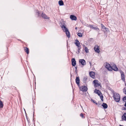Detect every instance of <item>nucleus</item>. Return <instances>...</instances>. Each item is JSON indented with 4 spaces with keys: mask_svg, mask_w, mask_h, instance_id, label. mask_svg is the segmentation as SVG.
<instances>
[{
    "mask_svg": "<svg viewBox=\"0 0 126 126\" xmlns=\"http://www.w3.org/2000/svg\"><path fill=\"white\" fill-rule=\"evenodd\" d=\"M113 97L115 101L117 102H119L120 100V95L118 93H114L113 94Z\"/></svg>",
    "mask_w": 126,
    "mask_h": 126,
    "instance_id": "nucleus-1",
    "label": "nucleus"
},
{
    "mask_svg": "<svg viewBox=\"0 0 126 126\" xmlns=\"http://www.w3.org/2000/svg\"><path fill=\"white\" fill-rule=\"evenodd\" d=\"M104 66L105 67L109 70L112 71L111 66L108 63H106L104 64Z\"/></svg>",
    "mask_w": 126,
    "mask_h": 126,
    "instance_id": "nucleus-2",
    "label": "nucleus"
},
{
    "mask_svg": "<svg viewBox=\"0 0 126 126\" xmlns=\"http://www.w3.org/2000/svg\"><path fill=\"white\" fill-rule=\"evenodd\" d=\"M93 82L95 87H96L98 86H100V83L99 82L98 80H94L93 81Z\"/></svg>",
    "mask_w": 126,
    "mask_h": 126,
    "instance_id": "nucleus-3",
    "label": "nucleus"
},
{
    "mask_svg": "<svg viewBox=\"0 0 126 126\" xmlns=\"http://www.w3.org/2000/svg\"><path fill=\"white\" fill-rule=\"evenodd\" d=\"M120 73L121 75V78L125 82V85H126V82L125 81V77L124 75V73L122 71H120Z\"/></svg>",
    "mask_w": 126,
    "mask_h": 126,
    "instance_id": "nucleus-4",
    "label": "nucleus"
},
{
    "mask_svg": "<svg viewBox=\"0 0 126 126\" xmlns=\"http://www.w3.org/2000/svg\"><path fill=\"white\" fill-rule=\"evenodd\" d=\"M80 89L82 91L85 92L87 90V87L85 86H83L80 88Z\"/></svg>",
    "mask_w": 126,
    "mask_h": 126,
    "instance_id": "nucleus-5",
    "label": "nucleus"
},
{
    "mask_svg": "<svg viewBox=\"0 0 126 126\" xmlns=\"http://www.w3.org/2000/svg\"><path fill=\"white\" fill-rule=\"evenodd\" d=\"M101 29L104 32L106 33L107 32L108 30V29L106 28L105 27L103 24H101Z\"/></svg>",
    "mask_w": 126,
    "mask_h": 126,
    "instance_id": "nucleus-6",
    "label": "nucleus"
},
{
    "mask_svg": "<svg viewBox=\"0 0 126 126\" xmlns=\"http://www.w3.org/2000/svg\"><path fill=\"white\" fill-rule=\"evenodd\" d=\"M99 47L97 45H96L95 46L94 48V49L95 51L98 53H99L100 52V50L99 49Z\"/></svg>",
    "mask_w": 126,
    "mask_h": 126,
    "instance_id": "nucleus-7",
    "label": "nucleus"
},
{
    "mask_svg": "<svg viewBox=\"0 0 126 126\" xmlns=\"http://www.w3.org/2000/svg\"><path fill=\"white\" fill-rule=\"evenodd\" d=\"M88 27H90L91 28L94 29V30L96 31L99 30V29L98 28L94 27L92 25H89Z\"/></svg>",
    "mask_w": 126,
    "mask_h": 126,
    "instance_id": "nucleus-8",
    "label": "nucleus"
},
{
    "mask_svg": "<svg viewBox=\"0 0 126 126\" xmlns=\"http://www.w3.org/2000/svg\"><path fill=\"white\" fill-rule=\"evenodd\" d=\"M64 32H65L68 30L67 28L64 25H63L61 26Z\"/></svg>",
    "mask_w": 126,
    "mask_h": 126,
    "instance_id": "nucleus-9",
    "label": "nucleus"
},
{
    "mask_svg": "<svg viewBox=\"0 0 126 126\" xmlns=\"http://www.w3.org/2000/svg\"><path fill=\"white\" fill-rule=\"evenodd\" d=\"M75 44L78 47H80V42L79 41L77 40H76L75 42Z\"/></svg>",
    "mask_w": 126,
    "mask_h": 126,
    "instance_id": "nucleus-10",
    "label": "nucleus"
},
{
    "mask_svg": "<svg viewBox=\"0 0 126 126\" xmlns=\"http://www.w3.org/2000/svg\"><path fill=\"white\" fill-rule=\"evenodd\" d=\"M90 76L92 78H94L95 76V73L94 72L91 71L89 73Z\"/></svg>",
    "mask_w": 126,
    "mask_h": 126,
    "instance_id": "nucleus-11",
    "label": "nucleus"
},
{
    "mask_svg": "<svg viewBox=\"0 0 126 126\" xmlns=\"http://www.w3.org/2000/svg\"><path fill=\"white\" fill-rule=\"evenodd\" d=\"M79 62L81 64L84 65L86 64V63L85 60L83 59H80L79 60Z\"/></svg>",
    "mask_w": 126,
    "mask_h": 126,
    "instance_id": "nucleus-12",
    "label": "nucleus"
},
{
    "mask_svg": "<svg viewBox=\"0 0 126 126\" xmlns=\"http://www.w3.org/2000/svg\"><path fill=\"white\" fill-rule=\"evenodd\" d=\"M122 121H126V113H124L122 116Z\"/></svg>",
    "mask_w": 126,
    "mask_h": 126,
    "instance_id": "nucleus-13",
    "label": "nucleus"
},
{
    "mask_svg": "<svg viewBox=\"0 0 126 126\" xmlns=\"http://www.w3.org/2000/svg\"><path fill=\"white\" fill-rule=\"evenodd\" d=\"M111 68H112V70H113L115 71H116L118 70V69L115 65H114L111 66Z\"/></svg>",
    "mask_w": 126,
    "mask_h": 126,
    "instance_id": "nucleus-14",
    "label": "nucleus"
},
{
    "mask_svg": "<svg viewBox=\"0 0 126 126\" xmlns=\"http://www.w3.org/2000/svg\"><path fill=\"white\" fill-rule=\"evenodd\" d=\"M80 79L79 77H77L76 79V82L77 85L79 86V84Z\"/></svg>",
    "mask_w": 126,
    "mask_h": 126,
    "instance_id": "nucleus-15",
    "label": "nucleus"
},
{
    "mask_svg": "<svg viewBox=\"0 0 126 126\" xmlns=\"http://www.w3.org/2000/svg\"><path fill=\"white\" fill-rule=\"evenodd\" d=\"M94 92L96 94H97L98 95L100 96L102 94L97 89H95L94 91Z\"/></svg>",
    "mask_w": 126,
    "mask_h": 126,
    "instance_id": "nucleus-16",
    "label": "nucleus"
},
{
    "mask_svg": "<svg viewBox=\"0 0 126 126\" xmlns=\"http://www.w3.org/2000/svg\"><path fill=\"white\" fill-rule=\"evenodd\" d=\"M76 64V62L75 59L74 58L72 59V64L73 66H75Z\"/></svg>",
    "mask_w": 126,
    "mask_h": 126,
    "instance_id": "nucleus-17",
    "label": "nucleus"
},
{
    "mask_svg": "<svg viewBox=\"0 0 126 126\" xmlns=\"http://www.w3.org/2000/svg\"><path fill=\"white\" fill-rule=\"evenodd\" d=\"M70 17V18L73 20H76L77 19L76 17L74 15H71Z\"/></svg>",
    "mask_w": 126,
    "mask_h": 126,
    "instance_id": "nucleus-18",
    "label": "nucleus"
},
{
    "mask_svg": "<svg viewBox=\"0 0 126 126\" xmlns=\"http://www.w3.org/2000/svg\"><path fill=\"white\" fill-rule=\"evenodd\" d=\"M41 16L43 18L45 19H48L49 18V17H47L45 14L43 13H42Z\"/></svg>",
    "mask_w": 126,
    "mask_h": 126,
    "instance_id": "nucleus-19",
    "label": "nucleus"
},
{
    "mask_svg": "<svg viewBox=\"0 0 126 126\" xmlns=\"http://www.w3.org/2000/svg\"><path fill=\"white\" fill-rule=\"evenodd\" d=\"M65 32L66 35L68 38H70V32L68 30Z\"/></svg>",
    "mask_w": 126,
    "mask_h": 126,
    "instance_id": "nucleus-20",
    "label": "nucleus"
},
{
    "mask_svg": "<svg viewBox=\"0 0 126 126\" xmlns=\"http://www.w3.org/2000/svg\"><path fill=\"white\" fill-rule=\"evenodd\" d=\"M102 106L105 109H106L108 107V106L106 103H103L102 105Z\"/></svg>",
    "mask_w": 126,
    "mask_h": 126,
    "instance_id": "nucleus-21",
    "label": "nucleus"
},
{
    "mask_svg": "<svg viewBox=\"0 0 126 126\" xmlns=\"http://www.w3.org/2000/svg\"><path fill=\"white\" fill-rule=\"evenodd\" d=\"M59 4L60 6H62L64 4L63 2V1L62 0H61L59 1Z\"/></svg>",
    "mask_w": 126,
    "mask_h": 126,
    "instance_id": "nucleus-22",
    "label": "nucleus"
},
{
    "mask_svg": "<svg viewBox=\"0 0 126 126\" xmlns=\"http://www.w3.org/2000/svg\"><path fill=\"white\" fill-rule=\"evenodd\" d=\"M24 50L25 52H26L27 54L29 53V49L27 47H25L24 48Z\"/></svg>",
    "mask_w": 126,
    "mask_h": 126,
    "instance_id": "nucleus-23",
    "label": "nucleus"
},
{
    "mask_svg": "<svg viewBox=\"0 0 126 126\" xmlns=\"http://www.w3.org/2000/svg\"><path fill=\"white\" fill-rule=\"evenodd\" d=\"M3 105L2 103L0 100V108H2L3 107Z\"/></svg>",
    "mask_w": 126,
    "mask_h": 126,
    "instance_id": "nucleus-24",
    "label": "nucleus"
},
{
    "mask_svg": "<svg viewBox=\"0 0 126 126\" xmlns=\"http://www.w3.org/2000/svg\"><path fill=\"white\" fill-rule=\"evenodd\" d=\"M124 106L125 107H123V110H126V102L125 103L124 105Z\"/></svg>",
    "mask_w": 126,
    "mask_h": 126,
    "instance_id": "nucleus-25",
    "label": "nucleus"
},
{
    "mask_svg": "<svg viewBox=\"0 0 126 126\" xmlns=\"http://www.w3.org/2000/svg\"><path fill=\"white\" fill-rule=\"evenodd\" d=\"M85 49L86 53H88L89 52V50L87 47H85Z\"/></svg>",
    "mask_w": 126,
    "mask_h": 126,
    "instance_id": "nucleus-26",
    "label": "nucleus"
},
{
    "mask_svg": "<svg viewBox=\"0 0 126 126\" xmlns=\"http://www.w3.org/2000/svg\"><path fill=\"white\" fill-rule=\"evenodd\" d=\"M78 35L80 37H81L82 36V34L81 33H78Z\"/></svg>",
    "mask_w": 126,
    "mask_h": 126,
    "instance_id": "nucleus-27",
    "label": "nucleus"
},
{
    "mask_svg": "<svg viewBox=\"0 0 126 126\" xmlns=\"http://www.w3.org/2000/svg\"><path fill=\"white\" fill-rule=\"evenodd\" d=\"M123 100L124 102H126V96H125L123 99Z\"/></svg>",
    "mask_w": 126,
    "mask_h": 126,
    "instance_id": "nucleus-28",
    "label": "nucleus"
},
{
    "mask_svg": "<svg viewBox=\"0 0 126 126\" xmlns=\"http://www.w3.org/2000/svg\"><path fill=\"white\" fill-rule=\"evenodd\" d=\"M123 91L124 93L126 94V87L124 89Z\"/></svg>",
    "mask_w": 126,
    "mask_h": 126,
    "instance_id": "nucleus-29",
    "label": "nucleus"
},
{
    "mask_svg": "<svg viewBox=\"0 0 126 126\" xmlns=\"http://www.w3.org/2000/svg\"><path fill=\"white\" fill-rule=\"evenodd\" d=\"M100 96V98L101 99V100L103 101V97L102 94H101V95H100V96Z\"/></svg>",
    "mask_w": 126,
    "mask_h": 126,
    "instance_id": "nucleus-30",
    "label": "nucleus"
},
{
    "mask_svg": "<svg viewBox=\"0 0 126 126\" xmlns=\"http://www.w3.org/2000/svg\"><path fill=\"white\" fill-rule=\"evenodd\" d=\"M80 48H81V47H78V52L77 53H77L78 54H79V53Z\"/></svg>",
    "mask_w": 126,
    "mask_h": 126,
    "instance_id": "nucleus-31",
    "label": "nucleus"
},
{
    "mask_svg": "<svg viewBox=\"0 0 126 126\" xmlns=\"http://www.w3.org/2000/svg\"><path fill=\"white\" fill-rule=\"evenodd\" d=\"M36 13L38 15V16H40L39 12V11L37 10L36 11Z\"/></svg>",
    "mask_w": 126,
    "mask_h": 126,
    "instance_id": "nucleus-32",
    "label": "nucleus"
},
{
    "mask_svg": "<svg viewBox=\"0 0 126 126\" xmlns=\"http://www.w3.org/2000/svg\"><path fill=\"white\" fill-rule=\"evenodd\" d=\"M80 116L82 117V118H84V116L83 114V113H81L80 114Z\"/></svg>",
    "mask_w": 126,
    "mask_h": 126,
    "instance_id": "nucleus-33",
    "label": "nucleus"
},
{
    "mask_svg": "<svg viewBox=\"0 0 126 126\" xmlns=\"http://www.w3.org/2000/svg\"><path fill=\"white\" fill-rule=\"evenodd\" d=\"M96 102V101H94V100H93V102L94 103H95V102Z\"/></svg>",
    "mask_w": 126,
    "mask_h": 126,
    "instance_id": "nucleus-34",
    "label": "nucleus"
},
{
    "mask_svg": "<svg viewBox=\"0 0 126 126\" xmlns=\"http://www.w3.org/2000/svg\"><path fill=\"white\" fill-rule=\"evenodd\" d=\"M77 27H75V29L76 30H77Z\"/></svg>",
    "mask_w": 126,
    "mask_h": 126,
    "instance_id": "nucleus-35",
    "label": "nucleus"
},
{
    "mask_svg": "<svg viewBox=\"0 0 126 126\" xmlns=\"http://www.w3.org/2000/svg\"><path fill=\"white\" fill-rule=\"evenodd\" d=\"M95 103L96 104V105H97V103H96V102H95Z\"/></svg>",
    "mask_w": 126,
    "mask_h": 126,
    "instance_id": "nucleus-36",
    "label": "nucleus"
},
{
    "mask_svg": "<svg viewBox=\"0 0 126 126\" xmlns=\"http://www.w3.org/2000/svg\"><path fill=\"white\" fill-rule=\"evenodd\" d=\"M90 65H91V63L90 62Z\"/></svg>",
    "mask_w": 126,
    "mask_h": 126,
    "instance_id": "nucleus-37",
    "label": "nucleus"
},
{
    "mask_svg": "<svg viewBox=\"0 0 126 126\" xmlns=\"http://www.w3.org/2000/svg\"><path fill=\"white\" fill-rule=\"evenodd\" d=\"M83 47H85V46L84 45H83Z\"/></svg>",
    "mask_w": 126,
    "mask_h": 126,
    "instance_id": "nucleus-38",
    "label": "nucleus"
},
{
    "mask_svg": "<svg viewBox=\"0 0 126 126\" xmlns=\"http://www.w3.org/2000/svg\"><path fill=\"white\" fill-rule=\"evenodd\" d=\"M24 110L25 111V109H24Z\"/></svg>",
    "mask_w": 126,
    "mask_h": 126,
    "instance_id": "nucleus-39",
    "label": "nucleus"
}]
</instances>
